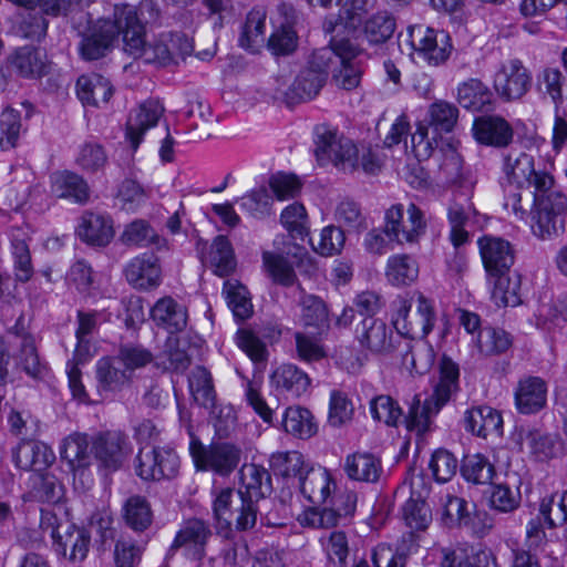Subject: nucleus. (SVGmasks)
<instances>
[{
  "instance_id": "obj_1",
  "label": "nucleus",
  "mask_w": 567,
  "mask_h": 567,
  "mask_svg": "<svg viewBox=\"0 0 567 567\" xmlns=\"http://www.w3.org/2000/svg\"><path fill=\"white\" fill-rule=\"evenodd\" d=\"M125 18L124 50L135 59L147 63H169L175 56H185L193 51L192 41L183 33L164 32L146 45L144 25L133 6L120 12Z\"/></svg>"
},
{
  "instance_id": "obj_2",
  "label": "nucleus",
  "mask_w": 567,
  "mask_h": 567,
  "mask_svg": "<svg viewBox=\"0 0 567 567\" xmlns=\"http://www.w3.org/2000/svg\"><path fill=\"white\" fill-rule=\"evenodd\" d=\"M316 135L315 154L320 165L331 163L343 172L362 168L368 174H374L380 169V158L371 148L359 150L350 138L327 126H318Z\"/></svg>"
},
{
  "instance_id": "obj_3",
  "label": "nucleus",
  "mask_w": 567,
  "mask_h": 567,
  "mask_svg": "<svg viewBox=\"0 0 567 567\" xmlns=\"http://www.w3.org/2000/svg\"><path fill=\"white\" fill-rule=\"evenodd\" d=\"M458 365L447 357L440 362V380L434 391L424 402L415 395L410 404L408 415L403 419L406 429L417 435L429 432L433 417L449 402L458 384Z\"/></svg>"
},
{
  "instance_id": "obj_4",
  "label": "nucleus",
  "mask_w": 567,
  "mask_h": 567,
  "mask_svg": "<svg viewBox=\"0 0 567 567\" xmlns=\"http://www.w3.org/2000/svg\"><path fill=\"white\" fill-rule=\"evenodd\" d=\"M212 509L216 532L226 539L233 538L234 530L254 528L257 522L255 502L246 499L243 492L233 488L217 491Z\"/></svg>"
},
{
  "instance_id": "obj_5",
  "label": "nucleus",
  "mask_w": 567,
  "mask_h": 567,
  "mask_svg": "<svg viewBox=\"0 0 567 567\" xmlns=\"http://www.w3.org/2000/svg\"><path fill=\"white\" fill-rule=\"evenodd\" d=\"M530 229L542 240L559 237L566 228L567 196L555 186L534 193Z\"/></svg>"
},
{
  "instance_id": "obj_6",
  "label": "nucleus",
  "mask_w": 567,
  "mask_h": 567,
  "mask_svg": "<svg viewBox=\"0 0 567 567\" xmlns=\"http://www.w3.org/2000/svg\"><path fill=\"white\" fill-rule=\"evenodd\" d=\"M502 172L506 183L518 189L534 188V193L544 192L554 184V177L542 169H536L532 154L511 150L503 155Z\"/></svg>"
},
{
  "instance_id": "obj_7",
  "label": "nucleus",
  "mask_w": 567,
  "mask_h": 567,
  "mask_svg": "<svg viewBox=\"0 0 567 567\" xmlns=\"http://www.w3.org/2000/svg\"><path fill=\"white\" fill-rule=\"evenodd\" d=\"M41 527L50 530L53 546L59 555L68 556L72 561H81L86 557L90 546V536L78 528L69 520H59L56 515L50 511H42Z\"/></svg>"
},
{
  "instance_id": "obj_8",
  "label": "nucleus",
  "mask_w": 567,
  "mask_h": 567,
  "mask_svg": "<svg viewBox=\"0 0 567 567\" xmlns=\"http://www.w3.org/2000/svg\"><path fill=\"white\" fill-rule=\"evenodd\" d=\"M189 453L198 471H212L220 476L234 472L240 460L241 449L229 442H215L208 446L192 436Z\"/></svg>"
},
{
  "instance_id": "obj_9",
  "label": "nucleus",
  "mask_w": 567,
  "mask_h": 567,
  "mask_svg": "<svg viewBox=\"0 0 567 567\" xmlns=\"http://www.w3.org/2000/svg\"><path fill=\"white\" fill-rule=\"evenodd\" d=\"M424 213L413 203L406 209L402 204L392 205L384 216V231L399 245L416 244L425 234Z\"/></svg>"
},
{
  "instance_id": "obj_10",
  "label": "nucleus",
  "mask_w": 567,
  "mask_h": 567,
  "mask_svg": "<svg viewBox=\"0 0 567 567\" xmlns=\"http://www.w3.org/2000/svg\"><path fill=\"white\" fill-rule=\"evenodd\" d=\"M408 41L414 54L431 66L444 64L453 50L447 32L424 24L409 27Z\"/></svg>"
},
{
  "instance_id": "obj_11",
  "label": "nucleus",
  "mask_w": 567,
  "mask_h": 567,
  "mask_svg": "<svg viewBox=\"0 0 567 567\" xmlns=\"http://www.w3.org/2000/svg\"><path fill=\"white\" fill-rule=\"evenodd\" d=\"M130 4H115L112 14L101 18L96 24L85 34L81 42V54L85 60L102 58L112 42L125 33V18L120 17L121 11H126Z\"/></svg>"
},
{
  "instance_id": "obj_12",
  "label": "nucleus",
  "mask_w": 567,
  "mask_h": 567,
  "mask_svg": "<svg viewBox=\"0 0 567 567\" xmlns=\"http://www.w3.org/2000/svg\"><path fill=\"white\" fill-rule=\"evenodd\" d=\"M532 74L518 59L502 63L495 72L493 87L504 101L520 100L530 89Z\"/></svg>"
},
{
  "instance_id": "obj_13",
  "label": "nucleus",
  "mask_w": 567,
  "mask_h": 567,
  "mask_svg": "<svg viewBox=\"0 0 567 567\" xmlns=\"http://www.w3.org/2000/svg\"><path fill=\"white\" fill-rule=\"evenodd\" d=\"M91 445L94 458L100 466L109 471L120 468L125 458L132 453L128 436L117 430L96 434Z\"/></svg>"
},
{
  "instance_id": "obj_14",
  "label": "nucleus",
  "mask_w": 567,
  "mask_h": 567,
  "mask_svg": "<svg viewBox=\"0 0 567 567\" xmlns=\"http://www.w3.org/2000/svg\"><path fill=\"white\" fill-rule=\"evenodd\" d=\"M212 536V529L206 522L198 518L188 519L177 532L171 550L183 549L187 558L202 560L206 556V547Z\"/></svg>"
},
{
  "instance_id": "obj_15",
  "label": "nucleus",
  "mask_w": 567,
  "mask_h": 567,
  "mask_svg": "<svg viewBox=\"0 0 567 567\" xmlns=\"http://www.w3.org/2000/svg\"><path fill=\"white\" fill-rule=\"evenodd\" d=\"M477 245L484 268L489 278L508 274L515 260V251L508 240L485 235L478 239Z\"/></svg>"
},
{
  "instance_id": "obj_16",
  "label": "nucleus",
  "mask_w": 567,
  "mask_h": 567,
  "mask_svg": "<svg viewBox=\"0 0 567 567\" xmlns=\"http://www.w3.org/2000/svg\"><path fill=\"white\" fill-rule=\"evenodd\" d=\"M360 346L374 354H388L395 348L393 331L380 319L364 318L355 328Z\"/></svg>"
},
{
  "instance_id": "obj_17",
  "label": "nucleus",
  "mask_w": 567,
  "mask_h": 567,
  "mask_svg": "<svg viewBox=\"0 0 567 567\" xmlns=\"http://www.w3.org/2000/svg\"><path fill=\"white\" fill-rule=\"evenodd\" d=\"M394 351L401 358L402 365L411 373L423 374L434 362V350L425 339L396 336Z\"/></svg>"
},
{
  "instance_id": "obj_18",
  "label": "nucleus",
  "mask_w": 567,
  "mask_h": 567,
  "mask_svg": "<svg viewBox=\"0 0 567 567\" xmlns=\"http://www.w3.org/2000/svg\"><path fill=\"white\" fill-rule=\"evenodd\" d=\"M472 132L477 143L497 148L508 146L514 136L512 125L504 117L497 115L475 118Z\"/></svg>"
},
{
  "instance_id": "obj_19",
  "label": "nucleus",
  "mask_w": 567,
  "mask_h": 567,
  "mask_svg": "<svg viewBox=\"0 0 567 567\" xmlns=\"http://www.w3.org/2000/svg\"><path fill=\"white\" fill-rule=\"evenodd\" d=\"M164 106L156 100H147L130 113L126 122V138L136 151L146 131L157 125Z\"/></svg>"
},
{
  "instance_id": "obj_20",
  "label": "nucleus",
  "mask_w": 567,
  "mask_h": 567,
  "mask_svg": "<svg viewBox=\"0 0 567 567\" xmlns=\"http://www.w3.org/2000/svg\"><path fill=\"white\" fill-rule=\"evenodd\" d=\"M127 282L136 289L148 290L159 286L162 269L153 254H142L133 258L124 270Z\"/></svg>"
},
{
  "instance_id": "obj_21",
  "label": "nucleus",
  "mask_w": 567,
  "mask_h": 567,
  "mask_svg": "<svg viewBox=\"0 0 567 567\" xmlns=\"http://www.w3.org/2000/svg\"><path fill=\"white\" fill-rule=\"evenodd\" d=\"M16 465L24 471H33L39 474L47 470L55 461L53 451L39 441H22L13 450Z\"/></svg>"
},
{
  "instance_id": "obj_22",
  "label": "nucleus",
  "mask_w": 567,
  "mask_h": 567,
  "mask_svg": "<svg viewBox=\"0 0 567 567\" xmlns=\"http://www.w3.org/2000/svg\"><path fill=\"white\" fill-rule=\"evenodd\" d=\"M302 495L312 504L321 505L329 501L336 491V482L322 466H310L299 482Z\"/></svg>"
},
{
  "instance_id": "obj_23",
  "label": "nucleus",
  "mask_w": 567,
  "mask_h": 567,
  "mask_svg": "<svg viewBox=\"0 0 567 567\" xmlns=\"http://www.w3.org/2000/svg\"><path fill=\"white\" fill-rule=\"evenodd\" d=\"M270 383L280 394L298 399L309 390L311 381L297 365L287 363L272 371Z\"/></svg>"
},
{
  "instance_id": "obj_24",
  "label": "nucleus",
  "mask_w": 567,
  "mask_h": 567,
  "mask_svg": "<svg viewBox=\"0 0 567 567\" xmlns=\"http://www.w3.org/2000/svg\"><path fill=\"white\" fill-rule=\"evenodd\" d=\"M463 422L465 430L477 436L485 439L491 435H502V415L491 406L483 405L466 410Z\"/></svg>"
},
{
  "instance_id": "obj_25",
  "label": "nucleus",
  "mask_w": 567,
  "mask_h": 567,
  "mask_svg": "<svg viewBox=\"0 0 567 567\" xmlns=\"http://www.w3.org/2000/svg\"><path fill=\"white\" fill-rule=\"evenodd\" d=\"M343 471L351 481L377 483L383 473V467L381 460L374 454L357 452L344 458Z\"/></svg>"
},
{
  "instance_id": "obj_26",
  "label": "nucleus",
  "mask_w": 567,
  "mask_h": 567,
  "mask_svg": "<svg viewBox=\"0 0 567 567\" xmlns=\"http://www.w3.org/2000/svg\"><path fill=\"white\" fill-rule=\"evenodd\" d=\"M547 386L538 377H528L518 382L515 402L519 412L536 413L546 404Z\"/></svg>"
},
{
  "instance_id": "obj_27",
  "label": "nucleus",
  "mask_w": 567,
  "mask_h": 567,
  "mask_svg": "<svg viewBox=\"0 0 567 567\" xmlns=\"http://www.w3.org/2000/svg\"><path fill=\"white\" fill-rule=\"evenodd\" d=\"M78 236L91 246H106L114 236L112 220L101 214L85 213L78 227Z\"/></svg>"
},
{
  "instance_id": "obj_28",
  "label": "nucleus",
  "mask_w": 567,
  "mask_h": 567,
  "mask_svg": "<svg viewBox=\"0 0 567 567\" xmlns=\"http://www.w3.org/2000/svg\"><path fill=\"white\" fill-rule=\"evenodd\" d=\"M324 82L323 71L313 68L302 69L288 91L284 93L286 102L296 104L313 99L320 92Z\"/></svg>"
},
{
  "instance_id": "obj_29",
  "label": "nucleus",
  "mask_w": 567,
  "mask_h": 567,
  "mask_svg": "<svg viewBox=\"0 0 567 567\" xmlns=\"http://www.w3.org/2000/svg\"><path fill=\"white\" fill-rule=\"evenodd\" d=\"M153 321L169 333L182 331L187 324L186 308L172 297H163L151 309Z\"/></svg>"
},
{
  "instance_id": "obj_30",
  "label": "nucleus",
  "mask_w": 567,
  "mask_h": 567,
  "mask_svg": "<svg viewBox=\"0 0 567 567\" xmlns=\"http://www.w3.org/2000/svg\"><path fill=\"white\" fill-rule=\"evenodd\" d=\"M359 53V49L350 40H333L330 47L318 49L312 53L307 68L323 71L324 80H327L328 69L333 63L346 61L349 58H357Z\"/></svg>"
},
{
  "instance_id": "obj_31",
  "label": "nucleus",
  "mask_w": 567,
  "mask_h": 567,
  "mask_svg": "<svg viewBox=\"0 0 567 567\" xmlns=\"http://www.w3.org/2000/svg\"><path fill=\"white\" fill-rule=\"evenodd\" d=\"M51 192L56 197L66 198L78 204H84L90 196L86 182L72 172H55L50 177Z\"/></svg>"
},
{
  "instance_id": "obj_32",
  "label": "nucleus",
  "mask_w": 567,
  "mask_h": 567,
  "mask_svg": "<svg viewBox=\"0 0 567 567\" xmlns=\"http://www.w3.org/2000/svg\"><path fill=\"white\" fill-rule=\"evenodd\" d=\"M117 358L104 357L96 363L97 390L101 395L109 392H118L125 385L130 384L132 378L128 372L120 368Z\"/></svg>"
},
{
  "instance_id": "obj_33",
  "label": "nucleus",
  "mask_w": 567,
  "mask_h": 567,
  "mask_svg": "<svg viewBox=\"0 0 567 567\" xmlns=\"http://www.w3.org/2000/svg\"><path fill=\"white\" fill-rule=\"evenodd\" d=\"M13 69L23 78L35 79L48 73L47 54L38 48L22 47L11 58Z\"/></svg>"
},
{
  "instance_id": "obj_34",
  "label": "nucleus",
  "mask_w": 567,
  "mask_h": 567,
  "mask_svg": "<svg viewBox=\"0 0 567 567\" xmlns=\"http://www.w3.org/2000/svg\"><path fill=\"white\" fill-rule=\"evenodd\" d=\"M76 94L83 104L99 106L101 103L109 102L113 87L107 79L92 73L78 79Z\"/></svg>"
},
{
  "instance_id": "obj_35",
  "label": "nucleus",
  "mask_w": 567,
  "mask_h": 567,
  "mask_svg": "<svg viewBox=\"0 0 567 567\" xmlns=\"http://www.w3.org/2000/svg\"><path fill=\"white\" fill-rule=\"evenodd\" d=\"M62 460L75 470L86 468L92 462V445L86 434L73 433L66 436L60 447Z\"/></svg>"
},
{
  "instance_id": "obj_36",
  "label": "nucleus",
  "mask_w": 567,
  "mask_h": 567,
  "mask_svg": "<svg viewBox=\"0 0 567 567\" xmlns=\"http://www.w3.org/2000/svg\"><path fill=\"white\" fill-rule=\"evenodd\" d=\"M281 426L286 433L301 440L310 439L318 431V424L312 413L299 405L286 409Z\"/></svg>"
},
{
  "instance_id": "obj_37",
  "label": "nucleus",
  "mask_w": 567,
  "mask_h": 567,
  "mask_svg": "<svg viewBox=\"0 0 567 567\" xmlns=\"http://www.w3.org/2000/svg\"><path fill=\"white\" fill-rule=\"evenodd\" d=\"M419 277V264L408 254H396L388 258L385 278L392 286L403 287L413 284Z\"/></svg>"
},
{
  "instance_id": "obj_38",
  "label": "nucleus",
  "mask_w": 567,
  "mask_h": 567,
  "mask_svg": "<svg viewBox=\"0 0 567 567\" xmlns=\"http://www.w3.org/2000/svg\"><path fill=\"white\" fill-rule=\"evenodd\" d=\"M121 240L130 246L148 247L153 245L157 250L168 248L167 240L161 237L144 219H135L126 225L121 235Z\"/></svg>"
},
{
  "instance_id": "obj_39",
  "label": "nucleus",
  "mask_w": 567,
  "mask_h": 567,
  "mask_svg": "<svg viewBox=\"0 0 567 567\" xmlns=\"http://www.w3.org/2000/svg\"><path fill=\"white\" fill-rule=\"evenodd\" d=\"M240 482L245 487L246 499H259L270 494L271 476L269 472L257 464H245L240 470Z\"/></svg>"
},
{
  "instance_id": "obj_40",
  "label": "nucleus",
  "mask_w": 567,
  "mask_h": 567,
  "mask_svg": "<svg viewBox=\"0 0 567 567\" xmlns=\"http://www.w3.org/2000/svg\"><path fill=\"white\" fill-rule=\"evenodd\" d=\"M457 101L466 110L483 111L492 103V92L477 79H470L457 89Z\"/></svg>"
},
{
  "instance_id": "obj_41",
  "label": "nucleus",
  "mask_w": 567,
  "mask_h": 567,
  "mask_svg": "<svg viewBox=\"0 0 567 567\" xmlns=\"http://www.w3.org/2000/svg\"><path fill=\"white\" fill-rule=\"evenodd\" d=\"M266 17L267 12L261 7L254 8L248 12L239 38L240 47L255 51L265 42Z\"/></svg>"
},
{
  "instance_id": "obj_42",
  "label": "nucleus",
  "mask_w": 567,
  "mask_h": 567,
  "mask_svg": "<svg viewBox=\"0 0 567 567\" xmlns=\"http://www.w3.org/2000/svg\"><path fill=\"white\" fill-rule=\"evenodd\" d=\"M512 336L502 328L484 327L476 337L478 352L485 357L504 353L512 347Z\"/></svg>"
},
{
  "instance_id": "obj_43",
  "label": "nucleus",
  "mask_w": 567,
  "mask_h": 567,
  "mask_svg": "<svg viewBox=\"0 0 567 567\" xmlns=\"http://www.w3.org/2000/svg\"><path fill=\"white\" fill-rule=\"evenodd\" d=\"M206 261L220 277L229 275L236 267L234 250L229 240L224 236H217L212 246Z\"/></svg>"
},
{
  "instance_id": "obj_44",
  "label": "nucleus",
  "mask_w": 567,
  "mask_h": 567,
  "mask_svg": "<svg viewBox=\"0 0 567 567\" xmlns=\"http://www.w3.org/2000/svg\"><path fill=\"white\" fill-rule=\"evenodd\" d=\"M300 306L302 324L315 328L318 334H322L328 329V311L323 301L313 295H303Z\"/></svg>"
},
{
  "instance_id": "obj_45",
  "label": "nucleus",
  "mask_w": 567,
  "mask_h": 567,
  "mask_svg": "<svg viewBox=\"0 0 567 567\" xmlns=\"http://www.w3.org/2000/svg\"><path fill=\"white\" fill-rule=\"evenodd\" d=\"M518 440L522 446H526L539 461H545L555 456L556 446L554 440L549 435L542 433L539 430L522 427L518 431Z\"/></svg>"
},
{
  "instance_id": "obj_46",
  "label": "nucleus",
  "mask_w": 567,
  "mask_h": 567,
  "mask_svg": "<svg viewBox=\"0 0 567 567\" xmlns=\"http://www.w3.org/2000/svg\"><path fill=\"white\" fill-rule=\"evenodd\" d=\"M17 365L33 379H42L47 373V365L41 362L34 346V339L31 336L24 334L20 337Z\"/></svg>"
},
{
  "instance_id": "obj_47",
  "label": "nucleus",
  "mask_w": 567,
  "mask_h": 567,
  "mask_svg": "<svg viewBox=\"0 0 567 567\" xmlns=\"http://www.w3.org/2000/svg\"><path fill=\"white\" fill-rule=\"evenodd\" d=\"M333 219L338 227L349 233L359 231L365 227V217L361 206L349 198H343L336 204Z\"/></svg>"
},
{
  "instance_id": "obj_48",
  "label": "nucleus",
  "mask_w": 567,
  "mask_h": 567,
  "mask_svg": "<svg viewBox=\"0 0 567 567\" xmlns=\"http://www.w3.org/2000/svg\"><path fill=\"white\" fill-rule=\"evenodd\" d=\"M492 299L498 307H516L522 300L519 296V279L512 278L508 274L492 277Z\"/></svg>"
},
{
  "instance_id": "obj_49",
  "label": "nucleus",
  "mask_w": 567,
  "mask_h": 567,
  "mask_svg": "<svg viewBox=\"0 0 567 567\" xmlns=\"http://www.w3.org/2000/svg\"><path fill=\"white\" fill-rule=\"evenodd\" d=\"M396 28L395 19L386 11L378 12L370 17L363 28L367 40L372 44L386 42Z\"/></svg>"
},
{
  "instance_id": "obj_50",
  "label": "nucleus",
  "mask_w": 567,
  "mask_h": 567,
  "mask_svg": "<svg viewBox=\"0 0 567 567\" xmlns=\"http://www.w3.org/2000/svg\"><path fill=\"white\" fill-rule=\"evenodd\" d=\"M270 465L275 473L284 477H299L309 468L303 455L298 451L278 452L271 455Z\"/></svg>"
},
{
  "instance_id": "obj_51",
  "label": "nucleus",
  "mask_w": 567,
  "mask_h": 567,
  "mask_svg": "<svg viewBox=\"0 0 567 567\" xmlns=\"http://www.w3.org/2000/svg\"><path fill=\"white\" fill-rule=\"evenodd\" d=\"M189 389L194 400L204 408L215 403V390L210 373L203 367H196L189 375Z\"/></svg>"
},
{
  "instance_id": "obj_52",
  "label": "nucleus",
  "mask_w": 567,
  "mask_h": 567,
  "mask_svg": "<svg viewBox=\"0 0 567 567\" xmlns=\"http://www.w3.org/2000/svg\"><path fill=\"white\" fill-rule=\"evenodd\" d=\"M429 125L437 132H451L458 118L457 107L447 101L437 100L427 110Z\"/></svg>"
},
{
  "instance_id": "obj_53",
  "label": "nucleus",
  "mask_w": 567,
  "mask_h": 567,
  "mask_svg": "<svg viewBox=\"0 0 567 567\" xmlns=\"http://www.w3.org/2000/svg\"><path fill=\"white\" fill-rule=\"evenodd\" d=\"M539 513L549 528L567 525V491L543 498Z\"/></svg>"
},
{
  "instance_id": "obj_54",
  "label": "nucleus",
  "mask_w": 567,
  "mask_h": 567,
  "mask_svg": "<svg viewBox=\"0 0 567 567\" xmlns=\"http://www.w3.org/2000/svg\"><path fill=\"white\" fill-rule=\"evenodd\" d=\"M116 358L132 379L135 371L145 368L154 360L153 353L141 344L121 346Z\"/></svg>"
},
{
  "instance_id": "obj_55",
  "label": "nucleus",
  "mask_w": 567,
  "mask_h": 567,
  "mask_svg": "<svg viewBox=\"0 0 567 567\" xmlns=\"http://www.w3.org/2000/svg\"><path fill=\"white\" fill-rule=\"evenodd\" d=\"M224 293L235 317L246 319L251 315L252 305L245 286L237 280H227L224 284Z\"/></svg>"
},
{
  "instance_id": "obj_56",
  "label": "nucleus",
  "mask_w": 567,
  "mask_h": 567,
  "mask_svg": "<svg viewBox=\"0 0 567 567\" xmlns=\"http://www.w3.org/2000/svg\"><path fill=\"white\" fill-rule=\"evenodd\" d=\"M21 128L20 113L14 109L6 107L0 114V148L2 151L17 146Z\"/></svg>"
},
{
  "instance_id": "obj_57",
  "label": "nucleus",
  "mask_w": 567,
  "mask_h": 567,
  "mask_svg": "<svg viewBox=\"0 0 567 567\" xmlns=\"http://www.w3.org/2000/svg\"><path fill=\"white\" fill-rule=\"evenodd\" d=\"M150 504L141 496L128 498L124 505V518L134 530H144L152 524Z\"/></svg>"
},
{
  "instance_id": "obj_58",
  "label": "nucleus",
  "mask_w": 567,
  "mask_h": 567,
  "mask_svg": "<svg viewBox=\"0 0 567 567\" xmlns=\"http://www.w3.org/2000/svg\"><path fill=\"white\" fill-rule=\"evenodd\" d=\"M406 526L412 530H425L432 522L431 509L422 499L409 498L402 508Z\"/></svg>"
},
{
  "instance_id": "obj_59",
  "label": "nucleus",
  "mask_w": 567,
  "mask_h": 567,
  "mask_svg": "<svg viewBox=\"0 0 567 567\" xmlns=\"http://www.w3.org/2000/svg\"><path fill=\"white\" fill-rule=\"evenodd\" d=\"M458 467L456 457L447 450H436L430 460L429 468L432 472L434 480L439 483L449 482L455 474Z\"/></svg>"
},
{
  "instance_id": "obj_60",
  "label": "nucleus",
  "mask_w": 567,
  "mask_h": 567,
  "mask_svg": "<svg viewBox=\"0 0 567 567\" xmlns=\"http://www.w3.org/2000/svg\"><path fill=\"white\" fill-rule=\"evenodd\" d=\"M262 261L267 272L271 278L284 286H291L295 282L296 275L292 267L281 255L265 251Z\"/></svg>"
},
{
  "instance_id": "obj_61",
  "label": "nucleus",
  "mask_w": 567,
  "mask_h": 567,
  "mask_svg": "<svg viewBox=\"0 0 567 567\" xmlns=\"http://www.w3.org/2000/svg\"><path fill=\"white\" fill-rule=\"evenodd\" d=\"M329 561L343 566L349 555L348 537L342 530H333L320 538Z\"/></svg>"
},
{
  "instance_id": "obj_62",
  "label": "nucleus",
  "mask_w": 567,
  "mask_h": 567,
  "mask_svg": "<svg viewBox=\"0 0 567 567\" xmlns=\"http://www.w3.org/2000/svg\"><path fill=\"white\" fill-rule=\"evenodd\" d=\"M565 76L556 68H546L537 75V89L548 95L558 106L563 101V86Z\"/></svg>"
},
{
  "instance_id": "obj_63",
  "label": "nucleus",
  "mask_w": 567,
  "mask_h": 567,
  "mask_svg": "<svg viewBox=\"0 0 567 567\" xmlns=\"http://www.w3.org/2000/svg\"><path fill=\"white\" fill-rule=\"evenodd\" d=\"M370 412L374 420L386 425H396L402 417V410L389 395H378L370 401Z\"/></svg>"
},
{
  "instance_id": "obj_64",
  "label": "nucleus",
  "mask_w": 567,
  "mask_h": 567,
  "mask_svg": "<svg viewBox=\"0 0 567 567\" xmlns=\"http://www.w3.org/2000/svg\"><path fill=\"white\" fill-rule=\"evenodd\" d=\"M462 474L468 482L487 484L494 476V466L484 455L476 454L465 461Z\"/></svg>"
}]
</instances>
